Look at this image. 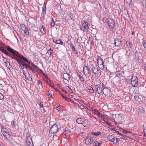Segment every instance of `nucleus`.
Wrapping results in <instances>:
<instances>
[{
  "label": "nucleus",
  "instance_id": "obj_1",
  "mask_svg": "<svg viewBox=\"0 0 146 146\" xmlns=\"http://www.w3.org/2000/svg\"><path fill=\"white\" fill-rule=\"evenodd\" d=\"M13 58H15V59L17 61L20 66L23 69H24V64L25 63L22 60L29 64L30 63V62L29 61L27 58L23 56H20L19 58L16 57L14 58L13 57Z\"/></svg>",
  "mask_w": 146,
  "mask_h": 146
},
{
  "label": "nucleus",
  "instance_id": "obj_2",
  "mask_svg": "<svg viewBox=\"0 0 146 146\" xmlns=\"http://www.w3.org/2000/svg\"><path fill=\"white\" fill-rule=\"evenodd\" d=\"M76 122L79 124L82 125L84 127L88 124V120L83 118H78L76 120Z\"/></svg>",
  "mask_w": 146,
  "mask_h": 146
},
{
  "label": "nucleus",
  "instance_id": "obj_3",
  "mask_svg": "<svg viewBox=\"0 0 146 146\" xmlns=\"http://www.w3.org/2000/svg\"><path fill=\"white\" fill-rule=\"evenodd\" d=\"M58 129V128L57 126V125L56 124L53 125L50 128V133H51L55 134V135H53V137H54L55 136H59V135L57 134V131Z\"/></svg>",
  "mask_w": 146,
  "mask_h": 146
},
{
  "label": "nucleus",
  "instance_id": "obj_4",
  "mask_svg": "<svg viewBox=\"0 0 146 146\" xmlns=\"http://www.w3.org/2000/svg\"><path fill=\"white\" fill-rule=\"evenodd\" d=\"M82 26L81 27V29L84 32L87 31L89 29V27L88 23L85 21L82 20L81 21Z\"/></svg>",
  "mask_w": 146,
  "mask_h": 146
},
{
  "label": "nucleus",
  "instance_id": "obj_5",
  "mask_svg": "<svg viewBox=\"0 0 146 146\" xmlns=\"http://www.w3.org/2000/svg\"><path fill=\"white\" fill-rule=\"evenodd\" d=\"M138 80V78L136 76H132L131 81V84L133 86L136 87L138 86L139 83Z\"/></svg>",
  "mask_w": 146,
  "mask_h": 146
},
{
  "label": "nucleus",
  "instance_id": "obj_6",
  "mask_svg": "<svg viewBox=\"0 0 146 146\" xmlns=\"http://www.w3.org/2000/svg\"><path fill=\"white\" fill-rule=\"evenodd\" d=\"M97 61L98 65L99 68L102 70L104 69V62L103 60L100 56H98Z\"/></svg>",
  "mask_w": 146,
  "mask_h": 146
},
{
  "label": "nucleus",
  "instance_id": "obj_7",
  "mask_svg": "<svg viewBox=\"0 0 146 146\" xmlns=\"http://www.w3.org/2000/svg\"><path fill=\"white\" fill-rule=\"evenodd\" d=\"M93 73L97 77H100L101 75V70L96 67H93L92 68Z\"/></svg>",
  "mask_w": 146,
  "mask_h": 146
},
{
  "label": "nucleus",
  "instance_id": "obj_8",
  "mask_svg": "<svg viewBox=\"0 0 146 146\" xmlns=\"http://www.w3.org/2000/svg\"><path fill=\"white\" fill-rule=\"evenodd\" d=\"M111 90L108 88H105L102 89V92L103 94L108 97H110L111 96Z\"/></svg>",
  "mask_w": 146,
  "mask_h": 146
},
{
  "label": "nucleus",
  "instance_id": "obj_9",
  "mask_svg": "<svg viewBox=\"0 0 146 146\" xmlns=\"http://www.w3.org/2000/svg\"><path fill=\"white\" fill-rule=\"evenodd\" d=\"M84 74L86 77L89 76L91 75L90 68L87 66H85L83 68Z\"/></svg>",
  "mask_w": 146,
  "mask_h": 146
},
{
  "label": "nucleus",
  "instance_id": "obj_10",
  "mask_svg": "<svg viewBox=\"0 0 146 146\" xmlns=\"http://www.w3.org/2000/svg\"><path fill=\"white\" fill-rule=\"evenodd\" d=\"M134 98L136 101L139 102L143 101V98L142 96L139 94L138 93L136 94V96L134 97Z\"/></svg>",
  "mask_w": 146,
  "mask_h": 146
},
{
  "label": "nucleus",
  "instance_id": "obj_11",
  "mask_svg": "<svg viewBox=\"0 0 146 146\" xmlns=\"http://www.w3.org/2000/svg\"><path fill=\"white\" fill-rule=\"evenodd\" d=\"M103 21L105 23H108V26L109 27L113 28L114 26L115 23L114 21L111 19H106L105 21H104V20L103 19Z\"/></svg>",
  "mask_w": 146,
  "mask_h": 146
},
{
  "label": "nucleus",
  "instance_id": "obj_12",
  "mask_svg": "<svg viewBox=\"0 0 146 146\" xmlns=\"http://www.w3.org/2000/svg\"><path fill=\"white\" fill-rule=\"evenodd\" d=\"M108 139L112 142L113 143L115 144L117 143L120 141L119 139L116 137H107Z\"/></svg>",
  "mask_w": 146,
  "mask_h": 146
},
{
  "label": "nucleus",
  "instance_id": "obj_13",
  "mask_svg": "<svg viewBox=\"0 0 146 146\" xmlns=\"http://www.w3.org/2000/svg\"><path fill=\"white\" fill-rule=\"evenodd\" d=\"M85 140V142L86 145H90L93 142V139L92 137H86Z\"/></svg>",
  "mask_w": 146,
  "mask_h": 146
},
{
  "label": "nucleus",
  "instance_id": "obj_14",
  "mask_svg": "<svg viewBox=\"0 0 146 146\" xmlns=\"http://www.w3.org/2000/svg\"><path fill=\"white\" fill-rule=\"evenodd\" d=\"M31 133H30L29 131H28V133L27 134L26 137H33V136H36V132L35 130H31Z\"/></svg>",
  "mask_w": 146,
  "mask_h": 146
},
{
  "label": "nucleus",
  "instance_id": "obj_15",
  "mask_svg": "<svg viewBox=\"0 0 146 146\" xmlns=\"http://www.w3.org/2000/svg\"><path fill=\"white\" fill-rule=\"evenodd\" d=\"M23 72L24 75L25 76V78L29 81H31L32 80V78L30 76V74L28 72L26 73L24 70H23Z\"/></svg>",
  "mask_w": 146,
  "mask_h": 146
},
{
  "label": "nucleus",
  "instance_id": "obj_16",
  "mask_svg": "<svg viewBox=\"0 0 146 146\" xmlns=\"http://www.w3.org/2000/svg\"><path fill=\"white\" fill-rule=\"evenodd\" d=\"M95 88L96 89V92L98 94H100L102 92V89L100 86L96 85Z\"/></svg>",
  "mask_w": 146,
  "mask_h": 146
},
{
  "label": "nucleus",
  "instance_id": "obj_17",
  "mask_svg": "<svg viewBox=\"0 0 146 146\" xmlns=\"http://www.w3.org/2000/svg\"><path fill=\"white\" fill-rule=\"evenodd\" d=\"M6 49L8 51L13 54H14L15 53H17V52L13 50L9 46H7Z\"/></svg>",
  "mask_w": 146,
  "mask_h": 146
},
{
  "label": "nucleus",
  "instance_id": "obj_18",
  "mask_svg": "<svg viewBox=\"0 0 146 146\" xmlns=\"http://www.w3.org/2000/svg\"><path fill=\"white\" fill-rule=\"evenodd\" d=\"M121 41L119 39L117 38L115 39L114 44L115 46H120L121 43Z\"/></svg>",
  "mask_w": 146,
  "mask_h": 146
},
{
  "label": "nucleus",
  "instance_id": "obj_19",
  "mask_svg": "<svg viewBox=\"0 0 146 146\" xmlns=\"http://www.w3.org/2000/svg\"><path fill=\"white\" fill-rule=\"evenodd\" d=\"M46 4L44 2L42 7V14L45 15L46 13Z\"/></svg>",
  "mask_w": 146,
  "mask_h": 146
},
{
  "label": "nucleus",
  "instance_id": "obj_20",
  "mask_svg": "<svg viewBox=\"0 0 146 146\" xmlns=\"http://www.w3.org/2000/svg\"><path fill=\"white\" fill-rule=\"evenodd\" d=\"M101 132H92L88 134V136L92 135H94L96 136H97L100 135Z\"/></svg>",
  "mask_w": 146,
  "mask_h": 146
},
{
  "label": "nucleus",
  "instance_id": "obj_21",
  "mask_svg": "<svg viewBox=\"0 0 146 146\" xmlns=\"http://www.w3.org/2000/svg\"><path fill=\"white\" fill-rule=\"evenodd\" d=\"M64 134L66 137H70V136H72V133L70 131L66 130L65 131Z\"/></svg>",
  "mask_w": 146,
  "mask_h": 146
},
{
  "label": "nucleus",
  "instance_id": "obj_22",
  "mask_svg": "<svg viewBox=\"0 0 146 146\" xmlns=\"http://www.w3.org/2000/svg\"><path fill=\"white\" fill-rule=\"evenodd\" d=\"M63 77L64 80L68 81V82L70 80L69 75L67 73H64L63 74Z\"/></svg>",
  "mask_w": 146,
  "mask_h": 146
},
{
  "label": "nucleus",
  "instance_id": "obj_23",
  "mask_svg": "<svg viewBox=\"0 0 146 146\" xmlns=\"http://www.w3.org/2000/svg\"><path fill=\"white\" fill-rule=\"evenodd\" d=\"M122 71L121 70H118L116 72V75L118 77H120L122 76Z\"/></svg>",
  "mask_w": 146,
  "mask_h": 146
},
{
  "label": "nucleus",
  "instance_id": "obj_24",
  "mask_svg": "<svg viewBox=\"0 0 146 146\" xmlns=\"http://www.w3.org/2000/svg\"><path fill=\"white\" fill-rule=\"evenodd\" d=\"M27 146H32L33 145L32 140L31 138L30 139L29 141L28 139H27Z\"/></svg>",
  "mask_w": 146,
  "mask_h": 146
},
{
  "label": "nucleus",
  "instance_id": "obj_25",
  "mask_svg": "<svg viewBox=\"0 0 146 146\" xmlns=\"http://www.w3.org/2000/svg\"><path fill=\"white\" fill-rule=\"evenodd\" d=\"M17 53H15L14 54L12 55L9 53V55H8L7 56H9L11 57L13 59H14L15 58H13V57H18V58L20 56L18 55L17 54Z\"/></svg>",
  "mask_w": 146,
  "mask_h": 146
},
{
  "label": "nucleus",
  "instance_id": "obj_26",
  "mask_svg": "<svg viewBox=\"0 0 146 146\" xmlns=\"http://www.w3.org/2000/svg\"><path fill=\"white\" fill-rule=\"evenodd\" d=\"M142 6L143 9L145 10L146 9V1L145 0H143L142 1Z\"/></svg>",
  "mask_w": 146,
  "mask_h": 146
},
{
  "label": "nucleus",
  "instance_id": "obj_27",
  "mask_svg": "<svg viewBox=\"0 0 146 146\" xmlns=\"http://www.w3.org/2000/svg\"><path fill=\"white\" fill-rule=\"evenodd\" d=\"M1 132L4 137H6L8 136H10L9 134L7 131H6L4 130H1Z\"/></svg>",
  "mask_w": 146,
  "mask_h": 146
},
{
  "label": "nucleus",
  "instance_id": "obj_28",
  "mask_svg": "<svg viewBox=\"0 0 146 146\" xmlns=\"http://www.w3.org/2000/svg\"><path fill=\"white\" fill-rule=\"evenodd\" d=\"M33 113L37 117H38L40 115V114L39 113L38 111H37V110H34L33 111Z\"/></svg>",
  "mask_w": 146,
  "mask_h": 146
},
{
  "label": "nucleus",
  "instance_id": "obj_29",
  "mask_svg": "<svg viewBox=\"0 0 146 146\" xmlns=\"http://www.w3.org/2000/svg\"><path fill=\"white\" fill-rule=\"evenodd\" d=\"M102 143V142H98L97 141H95L93 144V146H100Z\"/></svg>",
  "mask_w": 146,
  "mask_h": 146
},
{
  "label": "nucleus",
  "instance_id": "obj_30",
  "mask_svg": "<svg viewBox=\"0 0 146 146\" xmlns=\"http://www.w3.org/2000/svg\"><path fill=\"white\" fill-rule=\"evenodd\" d=\"M55 43L57 44H61L62 45H64V43L61 40L59 39L58 40H56Z\"/></svg>",
  "mask_w": 146,
  "mask_h": 146
},
{
  "label": "nucleus",
  "instance_id": "obj_31",
  "mask_svg": "<svg viewBox=\"0 0 146 146\" xmlns=\"http://www.w3.org/2000/svg\"><path fill=\"white\" fill-rule=\"evenodd\" d=\"M12 126L14 128H15L16 129H17L18 128V127L17 125L16 122L14 120L13 121H12Z\"/></svg>",
  "mask_w": 146,
  "mask_h": 146
},
{
  "label": "nucleus",
  "instance_id": "obj_32",
  "mask_svg": "<svg viewBox=\"0 0 146 146\" xmlns=\"http://www.w3.org/2000/svg\"><path fill=\"white\" fill-rule=\"evenodd\" d=\"M126 45L129 48H131L132 46V43L129 41H127L126 42Z\"/></svg>",
  "mask_w": 146,
  "mask_h": 146
},
{
  "label": "nucleus",
  "instance_id": "obj_33",
  "mask_svg": "<svg viewBox=\"0 0 146 146\" xmlns=\"http://www.w3.org/2000/svg\"><path fill=\"white\" fill-rule=\"evenodd\" d=\"M40 31L43 34H45L46 33L45 31L44 30V28H43V26H41L40 27Z\"/></svg>",
  "mask_w": 146,
  "mask_h": 146
},
{
  "label": "nucleus",
  "instance_id": "obj_34",
  "mask_svg": "<svg viewBox=\"0 0 146 146\" xmlns=\"http://www.w3.org/2000/svg\"><path fill=\"white\" fill-rule=\"evenodd\" d=\"M47 53H48L49 55L51 56H52L53 54V51L52 49L50 48L49 50H48Z\"/></svg>",
  "mask_w": 146,
  "mask_h": 146
},
{
  "label": "nucleus",
  "instance_id": "obj_35",
  "mask_svg": "<svg viewBox=\"0 0 146 146\" xmlns=\"http://www.w3.org/2000/svg\"><path fill=\"white\" fill-rule=\"evenodd\" d=\"M24 34L26 35H28L29 34V32L27 28H26L24 30Z\"/></svg>",
  "mask_w": 146,
  "mask_h": 146
},
{
  "label": "nucleus",
  "instance_id": "obj_36",
  "mask_svg": "<svg viewBox=\"0 0 146 146\" xmlns=\"http://www.w3.org/2000/svg\"><path fill=\"white\" fill-rule=\"evenodd\" d=\"M70 17L71 19L73 21H74L75 20V15L74 14H72V13H71L70 14Z\"/></svg>",
  "mask_w": 146,
  "mask_h": 146
},
{
  "label": "nucleus",
  "instance_id": "obj_37",
  "mask_svg": "<svg viewBox=\"0 0 146 146\" xmlns=\"http://www.w3.org/2000/svg\"><path fill=\"white\" fill-rule=\"evenodd\" d=\"M20 29L21 30V31H22L23 30H24L25 28H26L25 27V26L23 24H20Z\"/></svg>",
  "mask_w": 146,
  "mask_h": 146
},
{
  "label": "nucleus",
  "instance_id": "obj_38",
  "mask_svg": "<svg viewBox=\"0 0 146 146\" xmlns=\"http://www.w3.org/2000/svg\"><path fill=\"white\" fill-rule=\"evenodd\" d=\"M52 21L51 23H50V25L51 27H54L55 25V21H54V20L53 19H52Z\"/></svg>",
  "mask_w": 146,
  "mask_h": 146
},
{
  "label": "nucleus",
  "instance_id": "obj_39",
  "mask_svg": "<svg viewBox=\"0 0 146 146\" xmlns=\"http://www.w3.org/2000/svg\"><path fill=\"white\" fill-rule=\"evenodd\" d=\"M122 13L124 15H127L128 14L127 11L126 9L124 10L123 11H122Z\"/></svg>",
  "mask_w": 146,
  "mask_h": 146
},
{
  "label": "nucleus",
  "instance_id": "obj_40",
  "mask_svg": "<svg viewBox=\"0 0 146 146\" xmlns=\"http://www.w3.org/2000/svg\"><path fill=\"white\" fill-rule=\"evenodd\" d=\"M6 66L9 69H10V68L11 67V66L10 64V63L8 62H7L5 63Z\"/></svg>",
  "mask_w": 146,
  "mask_h": 146
},
{
  "label": "nucleus",
  "instance_id": "obj_41",
  "mask_svg": "<svg viewBox=\"0 0 146 146\" xmlns=\"http://www.w3.org/2000/svg\"><path fill=\"white\" fill-rule=\"evenodd\" d=\"M78 76L81 81L82 82H84V79L83 77L80 74H78Z\"/></svg>",
  "mask_w": 146,
  "mask_h": 146
},
{
  "label": "nucleus",
  "instance_id": "obj_42",
  "mask_svg": "<svg viewBox=\"0 0 146 146\" xmlns=\"http://www.w3.org/2000/svg\"><path fill=\"white\" fill-rule=\"evenodd\" d=\"M138 62L139 63H141L142 62V60L141 59V58L140 56H138L137 58Z\"/></svg>",
  "mask_w": 146,
  "mask_h": 146
},
{
  "label": "nucleus",
  "instance_id": "obj_43",
  "mask_svg": "<svg viewBox=\"0 0 146 146\" xmlns=\"http://www.w3.org/2000/svg\"><path fill=\"white\" fill-rule=\"evenodd\" d=\"M40 73L41 74L43 75L45 77L46 79H48V77L47 76V75L46 74H45L44 73L43 71H42V72H41Z\"/></svg>",
  "mask_w": 146,
  "mask_h": 146
},
{
  "label": "nucleus",
  "instance_id": "obj_44",
  "mask_svg": "<svg viewBox=\"0 0 146 146\" xmlns=\"http://www.w3.org/2000/svg\"><path fill=\"white\" fill-rule=\"evenodd\" d=\"M2 57L3 58V60L4 62V63H6V62H7V59L6 57H4L3 55H2Z\"/></svg>",
  "mask_w": 146,
  "mask_h": 146
},
{
  "label": "nucleus",
  "instance_id": "obj_45",
  "mask_svg": "<svg viewBox=\"0 0 146 146\" xmlns=\"http://www.w3.org/2000/svg\"><path fill=\"white\" fill-rule=\"evenodd\" d=\"M142 44L143 45L144 48L146 47V40H143Z\"/></svg>",
  "mask_w": 146,
  "mask_h": 146
},
{
  "label": "nucleus",
  "instance_id": "obj_46",
  "mask_svg": "<svg viewBox=\"0 0 146 146\" xmlns=\"http://www.w3.org/2000/svg\"><path fill=\"white\" fill-rule=\"evenodd\" d=\"M90 92L91 93L93 94L94 92V89L92 88V87L89 90Z\"/></svg>",
  "mask_w": 146,
  "mask_h": 146
},
{
  "label": "nucleus",
  "instance_id": "obj_47",
  "mask_svg": "<svg viewBox=\"0 0 146 146\" xmlns=\"http://www.w3.org/2000/svg\"><path fill=\"white\" fill-rule=\"evenodd\" d=\"M0 50L2 52H3V53H4V52L6 51V50L4 49L2 47H0Z\"/></svg>",
  "mask_w": 146,
  "mask_h": 146
},
{
  "label": "nucleus",
  "instance_id": "obj_48",
  "mask_svg": "<svg viewBox=\"0 0 146 146\" xmlns=\"http://www.w3.org/2000/svg\"><path fill=\"white\" fill-rule=\"evenodd\" d=\"M29 65L28 64L25 63V64H24V68L25 67V68L26 69H27V70L28 69V67H29Z\"/></svg>",
  "mask_w": 146,
  "mask_h": 146
},
{
  "label": "nucleus",
  "instance_id": "obj_49",
  "mask_svg": "<svg viewBox=\"0 0 146 146\" xmlns=\"http://www.w3.org/2000/svg\"><path fill=\"white\" fill-rule=\"evenodd\" d=\"M125 2L126 3L130 4L131 3V0H124Z\"/></svg>",
  "mask_w": 146,
  "mask_h": 146
},
{
  "label": "nucleus",
  "instance_id": "obj_50",
  "mask_svg": "<svg viewBox=\"0 0 146 146\" xmlns=\"http://www.w3.org/2000/svg\"><path fill=\"white\" fill-rule=\"evenodd\" d=\"M123 132L125 134H127L129 133H130V132L127 131L125 130H123Z\"/></svg>",
  "mask_w": 146,
  "mask_h": 146
},
{
  "label": "nucleus",
  "instance_id": "obj_51",
  "mask_svg": "<svg viewBox=\"0 0 146 146\" xmlns=\"http://www.w3.org/2000/svg\"><path fill=\"white\" fill-rule=\"evenodd\" d=\"M30 63H31V65L34 67V68H36L37 67V66H36L32 62H31L30 61ZM30 64L31 63H30Z\"/></svg>",
  "mask_w": 146,
  "mask_h": 146
},
{
  "label": "nucleus",
  "instance_id": "obj_52",
  "mask_svg": "<svg viewBox=\"0 0 146 146\" xmlns=\"http://www.w3.org/2000/svg\"><path fill=\"white\" fill-rule=\"evenodd\" d=\"M4 98V96L3 94L0 92V100H2Z\"/></svg>",
  "mask_w": 146,
  "mask_h": 146
},
{
  "label": "nucleus",
  "instance_id": "obj_53",
  "mask_svg": "<svg viewBox=\"0 0 146 146\" xmlns=\"http://www.w3.org/2000/svg\"><path fill=\"white\" fill-rule=\"evenodd\" d=\"M39 106H40V108L43 107V103L42 102H40L39 104Z\"/></svg>",
  "mask_w": 146,
  "mask_h": 146
},
{
  "label": "nucleus",
  "instance_id": "obj_54",
  "mask_svg": "<svg viewBox=\"0 0 146 146\" xmlns=\"http://www.w3.org/2000/svg\"><path fill=\"white\" fill-rule=\"evenodd\" d=\"M63 138L64 139H62L63 141H64L66 142L67 141V137H63Z\"/></svg>",
  "mask_w": 146,
  "mask_h": 146
},
{
  "label": "nucleus",
  "instance_id": "obj_55",
  "mask_svg": "<svg viewBox=\"0 0 146 146\" xmlns=\"http://www.w3.org/2000/svg\"><path fill=\"white\" fill-rule=\"evenodd\" d=\"M30 19H29L28 21V23L29 24V25H33L32 23L30 21Z\"/></svg>",
  "mask_w": 146,
  "mask_h": 146
},
{
  "label": "nucleus",
  "instance_id": "obj_56",
  "mask_svg": "<svg viewBox=\"0 0 146 146\" xmlns=\"http://www.w3.org/2000/svg\"><path fill=\"white\" fill-rule=\"evenodd\" d=\"M97 112L98 113V114H97L98 115H99V116H101L102 117H104V115H102L100 113V112L97 111Z\"/></svg>",
  "mask_w": 146,
  "mask_h": 146
},
{
  "label": "nucleus",
  "instance_id": "obj_57",
  "mask_svg": "<svg viewBox=\"0 0 146 146\" xmlns=\"http://www.w3.org/2000/svg\"><path fill=\"white\" fill-rule=\"evenodd\" d=\"M143 132L145 137H146V129H144Z\"/></svg>",
  "mask_w": 146,
  "mask_h": 146
},
{
  "label": "nucleus",
  "instance_id": "obj_58",
  "mask_svg": "<svg viewBox=\"0 0 146 146\" xmlns=\"http://www.w3.org/2000/svg\"><path fill=\"white\" fill-rule=\"evenodd\" d=\"M125 8L124 7H121V8L120 9V10L122 11H123L124 10H125Z\"/></svg>",
  "mask_w": 146,
  "mask_h": 146
},
{
  "label": "nucleus",
  "instance_id": "obj_59",
  "mask_svg": "<svg viewBox=\"0 0 146 146\" xmlns=\"http://www.w3.org/2000/svg\"><path fill=\"white\" fill-rule=\"evenodd\" d=\"M9 53L7 50H6L4 53L6 54L7 55H9Z\"/></svg>",
  "mask_w": 146,
  "mask_h": 146
},
{
  "label": "nucleus",
  "instance_id": "obj_60",
  "mask_svg": "<svg viewBox=\"0 0 146 146\" xmlns=\"http://www.w3.org/2000/svg\"><path fill=\"white\" fill-rule=\"evenodd\" d=\"M60 108V106H59L56 107V109L57 110H59Z\"/></svg>",
  "mask_w": 146,
  "mask_h": 146
},
{
  "label": "nucleus",
  "instance_id": "obj_61",
  "mask_svg": "<svg viewBox=\"0 0 146 146\" xmlns=\"http://www.w3.org/2000/svg\"><path fill=\"white\" fill-rule=\"evenodd\" d=\"M50 48H50V46L48 45V46L46 47V49L48 50H49Z\"/></svg>",
  "mask_w": 146,
  "mask_h": 146
},
{
  "label": "nucleus",
  "instance_id": "obj_62",
  "mask_svg": "<svg viewBox=\"0 0 146 146\" xmlns=\"http://www.w3.org/2000/svg\"><path fill=\"white\" fill-rule=\"evenodd\" d=\"M72 50L73 51H75V48L73 46H72Z\"/></svg>",
  "mask_w": 146,
  "mask_h": 146
},
{
  "label": "nucleus",
  "instance_id": "obj_63",
  "mask_svg": "<svg viewBox=\"0 0 146 146\" xmlns=\"http://www.w3.org/2000/svg\"><path fill=\"white\" fill-rule=\"evenodd\" d=\"M28 69H29V70H32V67L31 66H29V67H28Z\"/></svg>",
  "mask_w": 146,
  "mask_h": 146
},
{
  "label": "nucleus",
  "instance_id": "obj_64",
  "mask_svg": "<svg viewBox=\"0 0 146 146\" xmlns=\"http://www.w3.org/2000/svg\"><path fill=\"white\" fill-rule=\"evenodd\" d=\"M144 70L145 71H146V64L144 65Z\"/></svg>",
  "mask_w": 146,
  "mask_h": 146
}]
</instances>
